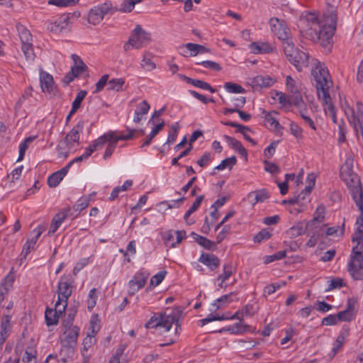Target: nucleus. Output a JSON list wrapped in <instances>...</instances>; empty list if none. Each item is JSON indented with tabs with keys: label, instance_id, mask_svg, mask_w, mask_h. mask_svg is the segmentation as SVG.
<instances>
[{
	"label": "nucleus",
	"instance_id": "1",
	"mask_svg": "<svg viewBox=\"0 0 363 363\" xmlns=\"http://www.w3.org/2000/svg\"><path fill=\"white\" fill-rule=\"evenodd\" d=\"M336 25V14L331 13L329 21L320 22L313 13H308L299 21L302 35L323 47L330 45Z\"/></svg>",
	"mask_w": 363,
	"mask_h": 363
},
{
	"label": "nucleus",
	"instance_id": "2",
	"mask_svg": "<svg viewBox=\"0 0 363 363\" xmlns=\"http://www.w3.org/2000/svg\"><path fill=\"white\" fill-rule=\"evenodd\" d=\"M313 73L316 82L315 86L318 99L325 105V111L326 114L332 118L333 123H337L335 107L332 104L329 92L333 84L329 72L326 67L318 65L315 67Z\"/></svg>",
	"mask_w": 363,
	"mask_h": 363
},
{
	"label": "nucleus",
	"instance_id": "3",
	"mask_svg": "<svg viewBox=\"0 0 363 363\" xmlns=\"http://www.w3.org/2000/svg\"><path fill=\"white\" fill-rule=\"evenodd\" d=\"M354 160L349 155L340 169V176L349 188L353 200L363 199V188L360 179L353 171Z\"/></svg>",
	"mask_w": 363,
	"mask_h": 363
},
{
	"label": "nucleus",
	"instance_id": "4",
	"mask_svg": "<svg viewBox=\"0 0 363 363\" xmlns=\"http://www.w3.org/2000/svg\"><path fill=\"white\" fill-rule=\"evenodd\" d=\"M182 311L180 308H174L171 310L167 309L158 317L152 316L145 324L146 328H163L165 331L170 330L172 325L175 324V333L178 334L181 330V325L179 323L182 318Z\"/></svg>",
	"mask_w": 363,
	"mask_h": 363
},
{
	"label": "nucleus",
	"instance_id": "5",
	"mask_svg": "<svg viewBox=\"0 0 363 363\" xmlns=\"http://www.w3.org/2000/svg\"><path fill=\"white\" fill-rule=\"evenodd\" d=\"M79 335V328H71L63 330V334L60 337L61 349L60 352L63 362H65L67 358H71L74 355Z\"/></svg>",
	"mask_w": 363,
	"mask_h": 363
},
{
	"label": "nucleus",
	"instance_id": "6",
	"mask_svg": "<svg viewBox=\"0 0 363 363\" xmlns=\"http://www.w3.org/2000/svg\"><path fill=\"white\" fill-rule=\"evenodd\" d=\"M152 41L151 33L145 30L140 25H137L132 30L130 36L124 45L125 51L131 48L140 49Z\"/></svg>",
	"mask_w": 363,
	"mask_h": 363
},
{
	"label": "nucleus",
	"instance_id": "7",
	"mask_svg": "<svg viewBox=\"0 0 363 363\" xmlns=\"http://www.w3.org/2000/svg\"><path fill=\"white\" fill-rule=\"evenodd\" d=\"M286 43L283 49L288 60L291 62L298 71H301L303 67H307L308 65V54L296 49L293 41L290 43L286 42Z\"/></svg>",
	"mask_w": 363,
	"mask_h": 363
},
{
	"label": "nucleus",
	"instance_id": "8",
	"mask_svg": "<svg viewBox=\"0 0 363 363\" xmlns=\"http://www.w3.org/2000/svg\"><path fill=\"white\" fill-rule=\"evenodd\" d=\"M348 272L355 280L363 279V255L357 246L352 248L350 261L348 264Z\"/></svg>",
	"mask_w": 363,
	"mask_h": 363
},
{
	"label": "nucleus",
	"instance_id": "9",
	"mask_svg": "<svg viewBox=\"0 0 363 363\" xmlns=\"http://www.w3.org/2000/svg\"><path fill=\"white\" fill-rule=\"evenodd\" d=\"M65 278H61L57 286L58 299L56 301V311L64 313L67 306L68 298L72 294V287L70 282L65 281Z\"/></svg>",
	"mask_w": 363,
	"mask_h": 363
},
{
	"label": "nucleus",
	"instance_id": "10",
	"mask_svg": "<svg viewBox=\"0 0 363 363\" xmlns=\"http://www.w3.org/2000/svg\"><path fill=\"white\" fill-rule=\"evenodd\" d=\"M269 23L271 26L272 31L278 37L280 40L282 41L283 47H284V45L286 44V42L290 43L292 41L290 36V30L283 21L274 17L270 19Z\"/></svg>",
	"mask_w": 363,
	"mask_h": 363
},
{
	"label": "nucleus",
	"instance_id": "11",
	"mask_svg": "<svg viewBox=\"0 0 363 363\" xmlns=\"http://www.w3.org/2000/svg\"><path fill=\"white\" fill-rule=\"evenodd\" d=\"M135 131V129H128V133L126 135H117L115 132L111 131V135L108 136V141L106 143L107 147L104 154V159L106 160L111 156L119 140H127L133 138V133Z\"/></svg>",
	"mask_w": 363,
	"mask_h": 363
},
{
	"label": "nucleus",
	"instance_id": "12",
	"mask_svg": "<svg viewBox=\"0 0 363 363\" xmlns=\"http://www.w3.org/2000/svg\"><path fill=\"white\" fill-rule=\"evenodd\" d=\"M353 201L361 213L357 219L356 223L358 227L352 236V240L353 242H357L356 246H357L358 250L361 251L363 248V199Z\"/></svg>",
	"mask_w": 363,
	"mask_h": 363
},
{
	"label": "nucleus",
	"instance_id": "13",
	"mask_svg": "<svg viewBox=\"0 0 363 363\" xmlns=\"http://www.w3.org/2000/svg\"><path fill=\"white\" fill-rule=\"evenodd\" d=\"M356 105V111H354L353 108L350 107L346 101L342 104V107L349 122L354 125L355 129L357 130V123L363 122V104L359 102H357Z\"/></svg>",
	"mask_w": 363,
	"mask_h": 363
},
{
	"label": "nucleus",
	"instance_id": "14",
	"mask_svg": "<svg viewBox=\"0 0 363 363\" xmlns=\"http://www.w3.org/2000/svg\"><path fill=\"white\" fill-rule=\"evenodd\" d=\"M286 85L287 90L291 93V98L293 104L297 107L301 108L303 104L302 96L300 93V86L297 82L290 75L286 76Z\"/></svg>",
	"mask_w": 363,
	"mask_h": 363
},
{
	"label": "nucleus",
	"instance_id": "15",
	"mask_svg": "<svg viewBox=\"0 0 363 363\" xmlns=\"http://www.w3.org/2000/svg\"><path fill=\"white\" fill-rule=\"evenodd\" d=\"M69 16L68 14H62L57 19L50 21L48 23L47 29L51 33H59L68 29L69 23Z\"/></svg>",
	"mask_w": 363,
	"mask_h": 363
},
{
	"label": "nucleus",
	"instance_id": "16",
	"mask_svg": "<svg viewBox=\"0 0 363 363\" xmlns=\"http://www.w3.org/2000/svg\"><path fill=\"white\" fill-rule=\"evenodd\" d=\"M84 128V122L80 121L66 135L65 138L62 140L69 150H72L74 147V144L79 143V133L82 131Z\"/></svg>",
	"mask_w": 363,
	"mask_h": 363
},
{
	"label": "nucleus",
	"instance_id": "17",
	"mask_svg": "<svg viewBox=\"0 0 363 363\" xmlns=\"http://www.w3.org/2000/svg\"><path fill=\"white\" fill-rule=\"evenodd\" d=\"M149 277V274L146 272H138L133 278L129 281V293L131 295L142 289Z\"/></svg>",
	"mask_w": 363,
	"mask_h": 363
},
{
	"label": "nucleus",
	"instance_id": "18",
	"mask_svg": "<svg viewBox=\"0 0 363 363\" xmlns=\"http://www.w3.org/2000/svg\"><path fill=\"white\" fill-rule=\"evenodd\" d=\"M179 49L181 50V54L185 57L188 56V51L190 52V56H196L199 53H203L209 51L208 48L201 45L191 43L182 45L179 47Z\"/></svg>",
	"mask_w": 363,
	"mask_h": 363
},
{
	"label": "nucleus",
	"instance_id": "19",
	"mask_svg": "<svg viewBox=\"0 0 363 363\" xmlns=\"http://www.w3.org/2000/svg\"><path fill=\"white\" fill-rule=\"evenodd\" d=\"M11 330V316L9 315H4L2 317L0 325V351L2 350L4 343L9 337Z\"/></svg>",
	"mask_w": 363,
	"mask_h": 363
},
{
	"label": "nucleus",
	"instance_id": "20",
	"mask_svg": "<svg viewBox=\"0 0 363 363\" xmlns=\"http://www.w3.org/2000/svg\"><path fill=\"white\" fill-rule=\"evenodd\" d=\"M40 86L42 91L45 93L51 94L54 89V80L50 74L41 72L40 76Z\"/></svg>",
	"mask_w": 363,
	"mask_h": 363
},
{
	"label": "nucleus",
	"instance_id": "21",
	"mask_svg": "<svg viewBox=\"0 0 363 363\" xmlns=\"http://www.w3.org/2000/svg\"><path fill=\"white\" fill-rule=\"evenodd\" d=\"M199 261L206 265L211 270H214L220 265V259L213 254L203 253Z\"/></svg>",
	"mask_w": 363,
	"mask_h": 363
},
{
	"label": "nucleus",
	"instance_id": "22",
	"mask_svg": "<svg viewBox=\"0 0 363 363\" xmlns=\"http://www.w3.org/2000/svg\"><path fill=\"white\" fill-rule=\"evenodd\" d=\"M250 48L254 54L270 53L274 50L272 45L264 42H253L250 43Z\"/></svg>",
	"mask_w": 363,
	"mask_h": 363
},
{
	"label": "nucleus",
	"instance_id": "23",
	"mask_svg": "<svg viewBox=\"0 0 363 363\" xmlns=\"http://www.w3.org/2000/svg\"><path fill=\"white\" fill-rule=\"evenodd\" d=\"M179 77H180V79H183L186 83L191 84L196 87H198V88H200L202 89H205V90H208L211 93L216 92V89H213L208 83H207L204 81H202L200 79H191L189 77H186L185 75L181 74H179Z\"/></svg>",
	"mask_w": 363,
	"mask_h": 363
},
{
	"label": "nucleus",
	"instance_id": "24",
	"mask_svg": "<svg viewBox=\"0 0 363 363\" xmlns=\"http://www.w3.org/2000/svg\"><path fill=\"white\" fill-rule=\"evenodd\" d=\"M70 211L69 208H67L63 212L57 213L52 220V223L50 225V229L49 230L48 233V236H51L52 234H54L56 230L58 229V228L61 225L64 220L67 218L68 216V212Z\"/></svg>",
	"mask_w": 363,
	"mask_h": 363
},
{
	"label": "nucleus",
	"instance_id": "25",
	"mask_svg": "<svg viewBox=\"0 0 363 363\" xmlns=\"http://www.w3.org/2000/svg\"><path fill=\"white\" fill-rule=\"evenodd\" d=\"M261 113L264 118V121L267 123L265 124L266 126L269 128H273L275 130L281 128L279 121L274 117V116L277 114L276 111L267 112L265 110L262 109Z\"/></svg>",
	"mask_w": 363,
	"mask_h": 363
},
{
	"label": "nucleus",
	"instance_id": "26",
	"mask_svg": "<svg viewBox=\"0 0 363 363\" xmlns=\"http://www.w3.org/2000/svg\"><path fill=\"white\" fill-rule=\"evenodd\" d=\"M325 213V207L322 205L318 206L314 213L313 218L307 223V228H313L315 227H320L319 225H316V223H319L324 220ZM321 227H323V225ZM324 227H325V225H323V228Z\"/></svg>",
	"mask_w": 363,
	"mask_h": 363
},
{
	"label": "nucleus",
	"instance_id": "27",
	"mask_svg": "<svg viewBox=\"0 0 363 363\" xmlns=\"http://www.w3.org/2000/svg\"><path fill=\"white\" fill-rule=\"evenodd\" d=\"M150 108V105L145 100H143L141 103L138 104L135 111L133 121L137 123H140L142 119V116L147 113Z\"/></svg>",
	"mask_w": 363,
	"mask_h": 363
},
{
	"label": "nucleus",
	"instance_id": "28",
	"mask_svg": "<svg viewBox=\"0 0 363 363\" xmlns=\"http://www.w3.org/2000/svg\"><path fill=\"white\" fill-rule=\"evenodd\" d=\"M223 138H224L225 142L232 148H233L235 151L238 152L239 154H240L245 157H247V151L244 148V147L242 146V145L241 144V143L240 141H238V140L235 139L234 138L230 137L228 135H224Z\"/></svg>",
	"mask_w": 363,
	"mask_h": 363
},
{
	"label": "nucleus",
	"instance_id": "29",
	"mask_svg": "<svg viewBox=\"0 0 363 363\" xmlns=\"http://www.w3.org/2000/svg\"><path fill=\"white\" fill-rule=\"evenodd\" d=\"M191 235L196 240V241L205 249L209 250H214L216 249V244L211 240L199 235L195 233H192Z\"/></svg>",
	"mask_w": 363,
	"mask_h": 363
},
{
	"label": "nucleus",
	"instance_id": "30",
	"mask_svg": "<svg viewBox=\"0 0 363 363\" xmlns=\"http://www.w3.org/2000/svg\"><path fill=\"white\" fill-rule=\"evenodd\" d=\"M252 82L255 86L260 87H269L275 81L269 76L257 75L254 77Z\"/></svg>",
	"mask_w": 363,
	"mask_h": 363
},
{
	"label": "nucleus",
	"instance_id": "31",
	"mask_svg": "<svg viewBox=\"0 0 363 363\" xmlns=\"http://www.w3.org/2000/svg\"><path fill=\"white\" fill-rule=\"evenodd\" d=\"M63 313H60L56 311V304L55 305V309H47L45 311V320L48 325H55L58 322L60 315Z\"/></svg>",
	"mask_w": 363,
	"mask_h": 363
},
{
	"label": "nucleus",
	"instance_id": "32",
	"mask_svg": "<svg viewBox=\"0 0 363 363\" xmlns=\"http://www.w3.org/2000/svg\"><path fill=\"white\" fill-rule=\"evenodd\" d=\"M313 230V234L311 235L310 239L306 243V246L308 247H314L319 238L323 235L325 230L323 227H315L312 228Z\"/></svg>",
	"mask_w": 363,
	"mask_h": 363
},
{
	"label": "nucleus",
	"instance_id": "33",
	"mask_svg": "<svg viewBox=\"0 0 363 363\" xmlns=\"http://www.w3.org/2000/svg\"><path fill=\"white\" fill-rule=\"evenodd\" d=\"M249 328V325L243 324L241 322L237 323L233 325L224 328L221 331H228L231 334H242L245 333Z\"/></svg>",
	"mask_w": 363,
	"mask_h": 363
},
{
	"label": "nucleus",
	"instance_id": "34",
	"mask_svg": "<svg viewBox=\"0 0 363 363\" xmlns=\"http://www.w3.org/2000/svg\"><path fill=\"white\" fill-rule=\"evenodd\" d=\"M16 27L21 40V43L32 41V35L30 32L23 25L18 23H16Z\"/></svg>",
	"mask_w": 363,
	"mask_h": 363
},
{
	"label": "nucleus",
	"instance_id": "35",
	"mask_svg": "<svg viewBox=\"0 0 363 363\" xmlns=\"http://www.w3.org/2000/svg\"><path fill=\"white\" fill-rule=\"evenodd\" d=\"M97 6V10L104 16L106 14L114 13L118 11V8L113 6L112 3L107 1L103 4H101Z\"/></svg>",
	"mask_w": 363,
	"mask_h": 363
},
{
	"label": "nucleus",
	"instance_id": "36",
	"mask_svg": "<svg viewBox=\"0 0 363 363\" xmlns=\"http://www.w3.org/2000/svg\"><path fill=\"white\" fill-rule=\"evenodd\" d=\"M144 0H123L120 8L118 9V11L122 13H130L133 10L136 4L141 3Z\"/></svg>",
	"mask_w": 363,
	"mask_h": 363
},
{
	"label": "nucleus",
	"instance_id": "37",
	"mask_svg": "<svg viewBox=\"0 0 363 363\" xmlns=\"http://www.w3.org/2000/svg\"><path fill=\"white\" fill-rule=\"evenodd\" d=\"M36 350L33 346H28L23 357V363H36Z\"/></svg>",
	"mask_w": 363,
	"mask_h": 363
},
{
	"label": "nucleus",
	"instance_id": "38",
	"mask_svg": "<svg viewBox=\"0 0 363 363\" xmlns=\"http://www.w3.org/2000/svg\"><path fill=\"white\" fill-rule=\"evenodd\" d=\"M141 67L146 71H152L156 68V65L152 61L151 53L146 52L143 55V57L140 64Z\"/></svg>",
	"mask_w": 363,
	"mask_h": 363
},
{
	"label": "nucleus",
	"instance_id": "39",
	"mask_svg": "<svg viewBox=\"0 0 363 363\" xmlns=\"http://www.w3.org/2000/svg\"><path fill=\"white\" fill-rule=\"evenodd\" d=\"M97 10V6H94L90 10L88 14V21L90 23L96 25L99 23L104 18V16Z\"/></svg>",
	"mask_w": 363,
	"mask_h": 363
},
{
	"label": "nucleus",
	"instance_id": "40",
	"mask_svg": "<svg viewBox=\"0 0 363 363\" xmlns=\"http://www.w3.org/2000/svg\"><path fill=\"white\" fill-rule=\"evenodd\" d=\"M312 228H307V224L306 225V226H304L303 223L298 222L289 229V232L291 236L298 237L301 235L304 234L306 230H309L310 229Z\"/></svg>",
	"mask_w": 363,
	"mask_h": 363
},
{
	"label": "nucleus",
	"instance_id": "41",
	"mask_svg": "<svg viewBox=\"0 0 363 363\" xmlns=\"http://www.w3.org/2000/svg\"><path fill=\"white\" fill-rule=\"evenodd\" d=\"M21 49L27 60H34L35 54L33 50L32 41L22 43Z\"/></svg>",
	"mask_w": 363,
	"mask_h": 363
},
{
	"label": "nucleus",
	"instance_id": "42",
	"mask_svg": "<svg viewBox=\"0 0 363 363\" xmlns=\"http://www.w3.org/2000/svg\"><path fill=\"white\" fill-rule=\"evenodd\" d=\"M223 272L218 277V281H225L234 273L235 269L230 263H227L223 265Z\"/></svg>",
	"mask_w": 363,
	"mask_h": 363
},
{
	"label": "nucleus",
	"instance_id": "43",
	"mask_svg": "<svg viewBox=\"0 0 363 363\" xmlns=\"http://www.w3.org/2000/svg\"><path fill=\"white\" fill-rule=\"evenodd\" d=\"M237 159L235 156H232L230 157H228L223 160L220 164L215 167V169L217 170H223L225 168H229L231 169L236 164Z\"/></svg>",
	"mask_w": 363,
	"mask_h": 363
},
{
	"label": "nucleus",
	"instance_id": "44",
	"mask_svg": "<svg viewBox=\"0 0 363 363\" xmlns=\"http://www.w3.org/2000/svg\"><path fill=\"white\" fill-rule=\"evenodd\" d=\"M164 122L162 121L161 123L156 125L150 132L148 138L143 143L142 147L147 146L151 143V140L159 133V132L164 128Z\"/></svg>",
	"mask_w": 363,
	"mask_h": 363
},
{
	"label": "nucleus",
	"instance_id": "45",
	"mask_svg": "<svg viewBox=\"0 0 363 363\" xmlns=\"http://www.w3.org/2000/svg\"><path fill=\"white\" fill-rule=\"evenodd\" d=\"M125 84L124 79H113L108 82V89L115 91H120L123 89V86Z\"/></svg>",
	"mask_w": 363,
	"mask_h": 363
},
{
	"label": "nucleus",
	"instance_id": "46",
	"mask_svg": "<svg viewBox=\"0 0 363 363\" xmlns=\"http://www.w3.org/2000/svg\"><path fill=\"white\" fill-rule=\"evenodd\" d=\"M86 91H80L72 104L71 114H74L81 106V103L86 95Z\"/></svg>",
	"mask_w": 363,
	"mask_h": 363
},
{
	"label": "nucleus",
	"instance_id": "47",
	"mask_svg": "<svg viewBox=\"0 0 363 363\" xmlns=\"http://www.w3.org/2000/svg\"><path fill=\"white\" fill-rule=\"evenodd\" d=\"M111 135V131L105 133L104 135H101L94 141H93L92 147L93 149L96 151L99 149H101L108 141V135Z\"/></svg>",
	"mask_w": 363,
	"mask_h": 363
},
{
	"label": "nucleus",
	"instance_id": "48",
	"mask_svg": "<svg viewBox=\"0 0 363 363\" xmlns=\"http://www.w3.org/2000/svg\"><path fill=\"white\" fill-rule=\"evenodd\" d=\"M90 200V196H82L77 201L76 204L73 206V208L76 211H81L88 207Z\"/></svg>",
	"mask_w": 363,
	"mask_h": 363
},
{
	"label": "nucleus",
	"instance_id": "49",
	"mask_svg": "<svg viewBox=\"0 0 363 363\" xmlns=\"http://www.w3.org/2000/svg\"><path fill=\"white\" fill-rule=\"evenodd\" d=\"M248 196L250 198L252 197V196L255 197V199H254L255 201L253 203L255 204L258 202L264 201L268 197V194L265 190L262 189L259 191H255L250 192Z\"/></svg>",
	"mask_w": 363,
	"mask_h": 363
},
{
	"label": "nucleus",
	"instance_id": "50",
	"mask_svg": "<svg viewBox=\"0 0 363 363\" xmlns=\"http://www.w3.org/2000/svg\"><path fill=\"white\" fill-rule=\"evenodd\" d=\"M204 196H199L196 199L194 202L193 203L192 206L190 207V208L186 212L184 216V219L187 221L188 218L194 213L195 212L199 207L200 206Z\"/></svg>",
	"mask_w": 363,
	"mask_h": 363
},
{
	"label": "nucleus",
	"instance_id": "51",
	"mask_svg": "<svg viewBox=\"0 0 363 363\" xmlns=\"http://www.w3.org/2000/svg\"><path fill=\"white\" fill-rule=\"evenodd\" d=\"M179 129V125L178 123L171 125V130L169 132L166 144L171 145L174 143L178 135Z\"/></svg>",
	"mask_w": 363,
	"mask_h": 363
},
{
	"label": "nucleus",
	"instance_id": "52",
	"mask_svg": "<svg viewBox=\"0 0 363 363\" xmlns=\"http://www.w3.org/2000/svg\"><path fill=\"white\" fill-rule=\"evenodd\" d=\"M224 88L230 93L241 94L245 93V90L240 85L232 82H226Z\"/></svg>",
	"mask_w": 363,
	"mask_h": 363
},
{
	"label": "nucleus",
	"instance_id": "53",
	"mask_svg": "<svg viewBox=\"0 0 363 363\" xmlns=\"http://www.w3.org/2000/svg\"><path fill=\"white\" fill-rule=\"evenodd\" d=\"M347 333H341L337 337L335 342L333 344V347L332 349L333 352V356H335V354L338 352L339 349L342 347V345L344 344Z\"/></svg>",
	"mask_w": 363,
	"mask_h": 363
},
{
	"label": "nucleus",
	"instance_id": "54",
	"mask_svg": "<svg viewBox=\"0 0 363 363\" xmlns=\"http://www.w3.org/2000/svg\"><path fill=\"white\" fill-rule=\"evenodd\" d=\"M345 231V222L342 223L341 226H334L328 228L325 230L327 235H342Z\"/></svg>",
	"mask_w": 363,
	"mask_h": 363
},
{
	"label": "nucleus",
	"instance_id": "55",
	"mask_svg": "<svg viewBox=\"0 0 363 363\" xmlns=\"http://www.w3.org/2000/svg\"><path fill=\"white\" fill-rule=\"evenodd\" d=\"M57 154L60 157H67L71 150L68 149V146L62 140L59 142L57 146Z\"/></svg>",
	"mask_w": 363,
	"mask_h": 363
},
{
	"label": "nucleus",
	"instance_id": "56",
	"mask_svg": "<svg viewBox=\"0 0 363 363\" xmlns=\"http://www.w3.org/2000/svg\"><path fill=\"white\" fill-rule=\"evenodd\" d=\"M76 4V0H49L48 4L58 7H67Z\"/></svg>",
	"mask_w": 363,
	"mask_h": 363
},
{
	"label": "nucleus",
	"instance_id": "57",
	"mask_svg": "<svg viewBox=\"0 0 363 363\" xmlns=\"http://www.w3.org/2000/svg\"><path fill=\"white\" fill-rule=\"evenodd\" d=\"M272 234L268 229H262L253 238L255 242H261L262 240H267L271 237Z\"/></svg>",
	"mask_w": 363,
	"mask_h": 363
},
{
	"label": "nucleus",
	"instance_id": "58",
	"mask_svg": "<svg viewBox=\"0 0 363 363\" xmlns=\"http://www.w3.org/2000/svg\"><path fill=\"white\" fill-rule=\"evenodd\" d=\"M96 338L93 335L87 333L83 340V348L82 352H87L88 350L96 342Z\"/></svg>",
	"mask_w": 363,
	"mask_h": 363
},
{
	"label": "nucleus",
	"instance_id": "59",
	"mask_svg": "<svg viewBox=\"0 0 363 363\" xmlns=\"http://www.w3.org/2000/svg\"><path fill=\"white\" fill-rule=\"evenodd\" d=\"M337 315L339 321H350L353 319L354 313L350 312V309H345L340 311Z\"/></svg>",
	"mask_w": 363,
	"mask_h": 363
},
{
	"label": "nucleus",
	"instance_id": "60",
	"mask_svg": "<svg viewBox=\"0 0 363 363\" xmlns=\"http://www.w3.org/2000/svg\"><path fill=\"white\" fill-rule=\"evenodd\" d=\"M46 226L44 224L39 225L37 228H35L33 231L32 234H34L33 238L28 239V241L34 242V245H36L37 240L40 237L42 233L45 230Z\"/></svg>",
	"mask_w": 363,
	"mask_h": 363
},
{
	"label": "nucleus",
	"instance_id": "61",
	"mask_svg": "<svg viewBox=\"0 0 363 363\" xmlns=\"http://www.w3.org/2000/svg\"><path fill=\"white\" fill-rule=\"evenodd\" d=\"M96 289H92L89 293V297L87 300V308L89 311H91L96 304L97 296L96 294Z\"/></svg>",
	"mask_w": 363,
	"mask_h": 363
},
{
	"label": "nucleus",
	"instance_id": "62",
	"mask_svg": "<svg viewBox=\"0 0 363 363\" xmlns=\"http://www.w3.org/2000/svg\"><path fill=\"white\" fill-rule=\"evenodd\" d=\"M233 294V293H230V294L222 296L216 301L213 306H216V309L225 306L228 303H230L229 298Z\"/></svg>",
	"mask_w": 363,
	"mask_h": 363
},
{
	"label": "nucleus",
	"instance_id": "63",
	"mask_svg": "<svg viewBox=\"0 0 363 363\" xmlns=\"http://www.w3.org/2000/svg\"><path fill=\"white\" fill-rule=\"evenodd\" d=\"M62 180V178L55 172L48 177V184L50 187H56Z\"/></svg>",
	"mask_w": 363,
	"mask_h": 363
},
{
	"label": "nucleus",
	"instance_id": "64",
	"mask_svg": "<svg viewBox=\"0 0 363 363\" xmlns=\"http://www.w3.org/2000/svg\"><path fill=\"white\" fill-rule=\"evenodd\" d=\"M87 69V66L82 62V60H79V63L78 65H75L71 68V72L74 74L77 77L82 72L85 71Z\"/></svg>",
	"mask_w": 363,
	"mask_h": 363
}]
</instances>
